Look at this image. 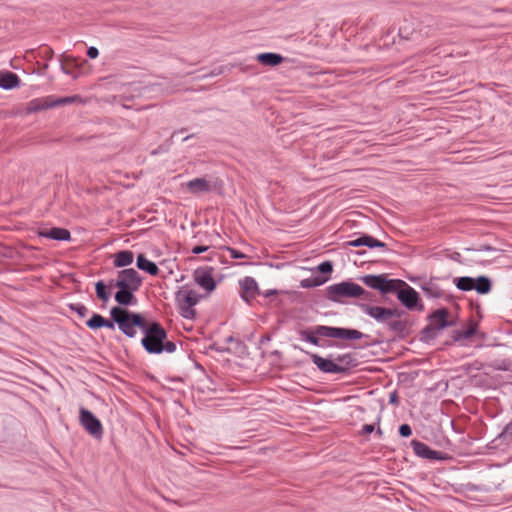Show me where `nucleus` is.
I'll return each mask as SVG.
<instances>
[{"mask_svg":"<svg viewBox=\"0 0 512 512\" xmlns=\"http://www.w3.org/2000/svg\"><path fill=\"white\" fill-rule=\"evenodd\" d=\"M298 335L301 341L308 342L317 347L320 345L321 337L342 340H359L362 338H369V335L356 329L326 325H316L312 329L299 330Z\"/></svg>","mask_w":512,"mask_h":512,"instance_id":"obj_1","label":"nucleus"},{"mask_svg":"<svg viewBox=\"0 0 512 512\" xmlns=\"http://www.w3.org/2000/svg\"><path fill=\"white\" fill-rule=\"evenodd\" d=\"M294 348L308 355L317 369L325 374H347L351 368L356 367L358 364L357 359L352 353L338 355L331 353L327 357H321L318 354L308 352L296 345Z\"/></svg>","mask_w":512,"mask_h":512,"instance_id":"obj_2","label":"nucleus"},{"mask_svg":"<svg viewBox=\"0 0 512 512\" xmlns=\"http://www.w3.org/2000/svg\"><path fill=\"white\" fill-rule=\"evenodd\" d=\"M143 278L134 268H125L117 273L116 288L118 291L115 293V301L120 306L135 305L137 299L134 295L142 286Z\"/></svg>","mask_w":512,"mask_h":512,"instance_id":"obj_3","label":"nucleus"},{"mask_svg":"<svg viewBox=\"0 0 512 512\" xmlns=\"http://www.w3.org/2000/svg\"><path fill=\"white\" fill-rule=\"evenodd\" d=\"M110 318L128 338L136 336V327L142 331L146 324V320L140 313L132 312L121 306H114L110 309Z\"/></svg>","mask_w":512,"mask_h":512,"instance_id":"obj_4","label":"nucleus"},{"mask_svg":"<svg viewBox=\"0 0 512 512\" xmlns=\"http://www.w3.org/2000/svg\"><path fill=\"white\" fill-rule=\"evenodd\" d=\"M144 337L141 345L148 354H161L163 341L167 339V332L157 321L146 322L143 330Z\"/></svg>","mask_w":512,"mask_h":512,"instance_id":"obj_5","label":"nucleus"},{"mask_svg":"<svg viewBox=\"0 0 512 512\" xmlns=\"http://www.w3.org/2000/svg\"><path fill=\"white\" fill-rule=\"evenodd\" d=\"M325 292L326 298L333 302H342L344 298H358L369 294L359 284L351 281H343L327 286Z\"/></svg>","mask_w":512,"mask_h":512,"instance_id":"obj_6","label":"nucleus"},{"mask_svg":"<svg viewBox=\"0 0 512 512\" xmlns=\"http://www.w3.org/2000/svg\"><path fill=\"white\" fill-rule=\"evenodd\" d=\"M201 295L187 286L181 287L175 294V301L180 315L185 319H194L196 311L194 306L198 304Z\"/></svg>","mask_w":512,"mask_h":512,"instance_id":"obj_7","label":"nucleus"},{"mask_svg":"<svg viewBox=\"0 0 512 512\" xmlns=\"http://www.w3.org/2000/svg\"><path fill=\"white\" fill-rule=\"evenodd\" d=\"M453 283L458 290L463 292L475 290L478 294L485 295L492 290V281L485 275L476 278L470 276L456 277L453 279Z\"/></svg>","mask_w":512,"mask_h":512,"instance_id":"obj_8","label":"nucleus"},{"mask_svg":"<svg viewBox=\"0 0 512 512\" xmlns=\"http://www.w3.org/2000/svg\"><path fill=\"white\" fill-rule=\"evenodd\" d=\"M362 282L369 288L380 291L382 294L394 293L401 279H387L385 274L365 275L361 278Z\"/></svg>","mask_w":512,"mask_h":512,"instance_id":"obj_9","label":"nucleus"},{"mask_svg":"<svg viewBox=\"0 0 512 512\" xmlns=\"http://www.w3.org/2000/svg\"><path fill=\"white\" fill-rule=\"evenodd\" d=\"M397 294L398 300L408 309L423 311L424 306L421 302L418 292L409 286L405 281L399 283L397 290L394 291Z\"/></svg>","mask_w":512,"mask_h":512,"instance_id":"obj_10","label":"nucleus"},{"mask_svg":"<svg viewBox=\"0 0 512 512\" xmlns=\"http://www.w3.org/2000/svg\"><path fill=\"white\" fill-rule=\"evenodd\" d=\"M79 422L85 431L96 440L103 438V425L101 421L88 409L81 407L79 410Z\"/></svg>","mask_w":512,"mask_h":512,"instance_id":"obj_11","label":"nucleus"},{"mask_svg":"<svg viewBox=\"0 0 512 512\" xmlns=\"http://www.w3.org/2000/svg\"><path fill=\"white\" fill-rule=\"evenodd\" d=\"M214 268L211 266L199 267L193 272V279L197 285L207 293L215 290L217 283L213 277Z\"/></svg>","mask_w":512,"mask_h":512,"instance_id":"obj_12","label":"nucleus"},{"mask_svg":"<svg viewBox=\"0 0 512 512\" xmlns=\"http://www.w3.org/2000/svg\"><path fill=\"white\" fill-rule=\"evenodd\" d=\"M239 286V296L247 304H251L255 297L261 293L257 281L251 276L240 279Z\"/></svg>","mask_w":512,"mask_h":512,"instance_id":"obj_13","label":"nucleus"},{"mask_svg":"<svg viewBox=\"0 0 512 512\" xmlns=\"http://www.w3.org/2000/svg\"><path fill=\"white\" fill-rule=\"evenodd\" d=\"M414 453L423 459L443 461L448 459L446 453L432 450L426 443L419 440H412L410 443Z\"/></svg>","mask_w":512,"mask_h":512,"instance_id":"obj_14","label":"nucleus"},{"mask_svg":"<svg viewBox=\"0 0 512 512\" xmlns=\"http://www.w3.org/2000/svg\"><path fill=\"white\" fill-rule=\"evenodd\" d=\"M438 278H430L429 281L420 285L425 296L430 299H444L448 302L453 300L451 294L446 293L436 282Z\"/></svg>","mask_w":512,"mask_h":512,"instance_id":"obj_15","label":"nucleus"},{"mask_svg":"<svg viewBox=\"0 0 512 512\" xmlns=\"http://www.w3.org/2000/svg\"><path fill=\"white\" fill-rule=\"evenodd\" d=\"M363 313L375 319L378 323L384 324L390 319L389 308L372 306L362 303L359 305Z\"/></svg>","mask_w":512,"mask_h":512,"instance_id":"obj_16","label":"nucleus"},{"mask_svg":"<svg viewBox=\"0 0 512 512\" xmlns=\"http://www.w3.org/2000/svg\"><path fill=\"white\" fill-rule=\"evenodd\" d=\"M449 312L446 308H440L432 312L427 319L429 324L437 331L443 330L446 327L452 326L454 323L448 320Z\"/></svg>","mask_w":512,"mask_h":512,"instance_id":"obj_17","label":"nucleus"},{"mask_svg":"<svg viewBox=\"0 0 512 512\" xmlns=\"http://www.w3.org/2000/svg\"><path fill=\"white\" fill-rule=\"evenodd\" d=\"M345 247H361L366 246L370 249L373 248H386V244L369 234H361L359 237L353 240L346 241Z\"/></svg>","mask_w":512,"mask_h":512,"instance_id":"obj_18","label":"nucleus"},{"mask_svg":"<svg viewBox=\"0 0 512 512\" xmlns=\"http://www.w3.org/2000/svg\"><path fill=\"white\" fill-rule=\"evenodd\" d=\"M385 325L394 334L405 337L409 334L412 323L408 319L390 318Z\"/></svg>","mask_w":512,"mask_h":512,"instance_id":"obj_19","label":"nucleus"},{"mask_svg":"<svg viewBox=\"0 0 512 512\" xmlns=\"http://www.w3.org/2000/svg\"><path fill=\"white\" fill-rule=\"evenodd\" d=\"M185 185L187 190L195 195L208 193L212 190L209 181H207L205 178L191 179Z\"/></svg>","mask_w":512,"mask_h":512,"instance_id":"obj_20","label":"nucleus"},{"mask_svg":"<svg viewBox=\"0 0 512 512\" xmlns=\"http://www.w3.org/2000/svg\"><path fill=\"white\" fill-rule=\"evenodd\" d=\"M39 235L57 241H69L71 239L70 231L61 227H53L40 231Z\"/></svg>","mask_w":512,"mask_h":512,"instance_id":"obj_21","label":"nucleus"},{"mask_svg":"<svg viewBox=\"0 0 512 512\" xmlns=\"http://www.w3.org/2000/svg\"><path fill=\"white\" fill-rule=\"evenodd\" d=\"M50 108H53L52 96L32 99L28 102L26 109L28 113H37Z\"/></svg>","mask_w":512,"mask_h":512,"instance_id":"obj_22","label":"nucleus"},{"mask_svg":"<svg viewBox=\"0 0 512 512\" xmlns=\"http://www.w3.org/2000/svg\"><path fill=\"white\" fill-rule=\"evenodd\" d=\"M20 78L11 71L0 72V88L4 90H12L20 86Z\"/></svg>","mask_w":512,"mask_h":512,"instance_id":"obj_23","label":"nucleus"},{"mask_svg":"<svg viewBox=\"0 0 512 512\" xmlns=\"http://www.w3.org/2000/svg\"><path fill=\"white\" fill-rule=\"evenodd\" d=\"M136 266L139 270H142L151 276H157L159 273V268L156 263L147 259L144 254H139L137 256Z\"/></svg>","mask_w":512,"mask_h":512,"instance_id":"obj_24","label":"nucleus"},{"mask_svg":"<svg viewBox=\"0 0 512 512\" xmlns=\"http://www.w3.org/2000/svg\"><path fill=\"white\" fill-rule=\"evenodd\" d=\"M256 59L262 65L270 67L277 66L284 61V57L281 54L273 52L260 53L256 56Z\"/></svg>","mask_w":512,"mask_h":512,"instance_id":"obj_25","label":"nucleus"},{"mask_svg":"<svg viewBox=\"0 0 512 512\" xmlns=\"http://www.w3.org/2000/svg\"><path fill=\"white\" fill-rule=\"evenodd\" d=\"M134 260V254L130 250H121L114 254L113 265L117 268H124L131 265Z\"/></svg>","mask_w":512,"mask_h":512,"instance_id":"obj_26","label":"nucleus"},{"mask_svg":"<svg viewBox=\"0 0 512 512\" xmlns=\"http://www.w3.org/2000/svg\"><path fill=\"white\" fill-rule=\"evenodd\" d=\"M328 280L326 276H313L306 279L301 280L300 286L302 288H313L323 285Z\"/></svg>","mask_w":512,"mask_h":512,"instance_id":"obj_27","label":"nucleus"},{"mask_svg":"<svg viewBox=\"0 0 512 512\" xmlns=\"http://www.w3.org/2000/svg\"><path fill=\"white\" fill-rule=\"evenodd\" d=\"M95 293H96V296L103 303H107L110 299V294L107 291V285L102 280H99L95 283Z\"/></svg>","mask_w":512,"mask_h":512,"instance_id":"obj_28","label":"nucleus"},{"mask_svg":"<svg viewBox=\"0 0 512 512\" xmlns=\"http://www.w3.org/2000/svg\"><path fill=\"white\" fill-rule=\"evenodd\" d=\"M104 317L98 313H93L91 318L86 322V326L91 330L102 328Z\"/></svg>","mask_w":512,"mask_h":512,"instance_id":"obj_29","label":"nucleus"},{"mask_svg":"<svg viewBox=\"0 0 512 512\" xmlns=\"http://www.w3.org/2000/svg\"><path fill=\"white\" fill-rule=\"evenodd\" d=\"M78 99H79V96H68V97H62V98H57V99L52 97V104H53V107L64 106V105L72 104L75 101H77Z\"/></svg>","mask_w":512,"mask_h":512,"instance_id":"obj_30","label":"nucleus"},{"mask_svg":"<svg viewBox=\"0 0 512 512\" xmlns=\"http://www.w3.org/2000/svg\"><path fill=\"white\" fill-rule=\"evenodd\" d=\"M71 311L78 314L79 317L84 318L88 314V308L82 303H71L68 305Z\"/></svg>","mask_w":512,"mask_h":512,"instance_id":"obj_31","label":"nucleus"},{"mask_svg":"<svg viewBox=\"0 0 512 512\" xmlns=\"http://www.w3.org/2000/svg\"><path fill=\"white\" fill-rule=\"evenodd\" d=\"M178 133V131H175L173 132V134L171 135V137L166 141V143L160 145L156 150H154L152 152L153 155H157L161 152H168V150L170 149L171 145L173 144V139L174 137L176 136V134Z\"/></svg>","mask_w":512,"mask_h":512,"instance_id":"obj_32","label":"nucleus"},{"mask_svg":"<svg viewBox=\"0 0 512 512\" xmlns=\"http://www.w3.org/2000/svg\"><path fill=\"white\" fill-rule=\"evenodd\" d=\"M475 331H476V328L474 326H470L469 328H467L466 330H463V331L458 330V331H456L457 336H455V340L468 339L474 335Z\"/></svg>","mask_w":512,"mask_h":512,"instance_id":"obj_33","label":"nucleus"},{"mask_svg":"<svg viewBox=\"0 0 512 512\" xmlns=\"http://www.w3.org/2000/svg\"><path fill=\"white\" fill-rule=\"evenodd\" d=\"M316 269L324 275L331 274L333 271V264L331 261H324L320 263Z\"/></svg>","mask_w":512,"mask_h":512,"instance_id":"obj_34","label":"nucleus"},{"mask_svg":"<svg viewBox=\"0 0 512 512\" xmlns=\"http://www.w3.org/2000/svg\"><path fill=\"white\" fill-rule=\"evenodd\" d=\"M414 31H410L409 30V24L407 25H404V26H401L399 28V36L402 38V39H405V40H410V39H414Z\"/></svg>","mask_w":512,"mask_h":512,"instance_id":"obj_35","label":"nucleus"},{"mask_svg":"<svg viewBox=\"0 0 512 512\" xmlns=\"http://www.w3.org/2000/svg\"><path fill=\"white\" fill-rule=\"evenodd\" d=\"M436 331L437 330H435L430 324H428L422 329V338L426 340L434 339L436 337Z\"/></svg>","mask_w":512,"mask_h":512,"instance_id":"obj_36","label":"nucleus"},{"mask_svg":"<svg viewBox=\"0 0 512 512\" xmlns=\"http://www.w3.org/2000/svg\"><path fill=\"white\" fill-rule=\"evenodd\" d=\"M512 367V361L508 359L500 360L496 363L495 369L499 371H510Z\"/></svg>","mask_w":512,"mask_h":512,"instance_id":"obj_37","label":"nucleus"},{"mask_svg":"<svg viewBox=\"0 0 512 512\" xmlns=\"http://www.w3.org/2000/svg\"><path fill=\"white\" fill-rule=\"evenodd\" d=\"M498 438L511 439L512 438V422L506 424L502 432L498 435Z\"/></svg>","mask_w":512,"mask_h":512,"instance_id":"obj_38","label":"nucleus"},{"mask_svg":"<svg viewBox=\"0 0 512 512\" xmlns=\"http://www.w3.org/2000/svg\"><path fill=\"white\" fill-rule=\"evenodd\" d=\"M162 347V352L166 351L167 353H174L177 349L176 343L173 341H163Z\"/></svg>","mask_w":512,"mask_h":512,"instance_id":"obj_39","label":"nucleus"},{"mask_svg":"<svg viewBox=\"0 0 512 512\" xmlns=\"http://www.w3.org/2000/svg\"><path fill=\"white\" fill-rule=\"evenodd\" d=\"M398 431H399L400 436L405 437V438L412 435V428L410 427L409 424L400 425Z\"/></svg>","mask_w":512,"mask_h":512,"instance_id":"obj_40","label":"nucleus"},{"mask_svg":"<svg viewBox=\"0 0 512 512\" xmlns=\"http://www.w3.org/2000/svg\"><path fill=\"white\" fill-rule=\"evenodd\" d=\"M389 312H390V318H394V319H401L402 316H404L406 314V312L402 309H397V308H389Z\"/></svg>","mask_w":512,"mask_h":512,"instance_id":"obj_41","label":"nucleus"},{"mask_svg":"<svg viewBox=\"0 0 512 512\" xmlns=\"http://www.w3.org/2000/svg\"><path fill=\"white\" fill-rule=\"evenodd\" d=\"M53 55H54V51H53V49H52V48H50V47H45V48L41 51V56H42V58L46 59L47 61L52 60Z\"/></svg>","mask_w":512,"mask_h":512,"instance_id":"obj_42","label":"nucleus"},{"mask_svg":"<svg viewBox=\"0 0 512 512\" xmlns=\"http://www.w3.org/2000/svg\"><path fill=\"white\" fill-rule=\"evenodd\" d=\"M209 249V246L208 245H196L192 248L191 252L193 254H201V253H204L206 252L207 250Z\"/></svg>","mask_w":512,"mask_h":512,"instance_id":"obj_43","label":"nucleus"},{"mask_svg":"<svg viewBox=\"0 0 512 512\" xmlns=\"http://www.w3.org/2000/svg\"><path fill=\"white\" fill-rule=\"evenodd\" d=\"M228 250L230 252L231 258H233V259H243V258H245V254H243L239 250H236L234 248H229Z\"/></svg>","mask_w":512,"mask_h":512,"instance_id":"obj_44","label":"nucleus"},{"mask_svg":"<svg viewBox=\"0 0 512 512\" xmlns=\"http://www.w3.org/2000/svg\"><path fill=\"white\" fill-rule=\"evenodd\" d=\"M467 251H470L472 250V248H467L466 249ZM495 249L490 246V245H487V244H482L480 246H478L477 248H473V251H494Z\"/></svg>","mask_w":512,"mask_h":512,"instance_id":"obj_45","label":"nucleus"},{"mask_svg":"<svg viewBox=\"0 0 512 512\" xmlns=\"http://www.w3.org/2000/svg\"><path fill=\"white\" fill-rule=\"evenodd\" d=\"M374 430H375V427L373 424H365V425H363L360 434L361 435L371 434Z\"/></svg>","mask_w":512,"mask_h":512,"instance_id":"obj_46","label":"nucleus"},{"mask_svg":"<svg viewBox=\"0 0 512 512\" xmlns=\"http://www.w3.org/2000/svg\"><path fill=\"white\" fill-rule=\"evenodd\" d=\"M99 55V50L94 47V46H91L87 49V56L91 59H95L97 58Z\"/></svg>","mask_w":512,"mask_h":512,"instance_id":"obj_47","label":"nucleus"},{"mask_svg":"<svg viewBox=\"0 0 512 512\" xmlns=\"http://www.w3.org/2000/svg\"><path fill=\"white\" fill-rule=\"evenodd\" d=\"M279 291L277 289H268L265 291H261L260 295H262L265 298H270L272 296L278 295Z\"/></svg>","mask_w":512,"mask_h":512,"instance_id":"obj_48","label":"nucleus"},{"mask_svg":"<svg viewBox=\"0 0 512 512\" xmlns=\"http://www.w3.org/2000/svg\"><path fill=\"white\" fill-rule=\"evenodd\" d=\"M338 344L336 342H333L331 340H321L320 345L318 347L321 348H331V347H337Z\"/></svg>","mask_w":512,"mask_h":512,"instance_id":"obj_49","label":"nucleus"},{"mask_svg":"<svg viewBox=\"0 0 512 512\" xmlns=\"http://www.w3.org/2000/svg\"><path fill=\"white\" fill-rule=\"evenodd\" d=\"M115 322L110 318V320L104 318L103 320V324H102V328H108L110 330H114L115 329Z\"/></svg>","mask_w":512,"mask_h":512,"instance_id":"obj_50","label":"nucleus"},{"mask_svg":"<svg viewBox=\"0 0 512 512\" xmlns=\"http://www.w3.org/2000/svg\"><path fill=\"white\" fill-rule=\"evenodd\" d=\"M398 402H399V401H398V395H397V393H396V392H392V393H390V395H389V403H390V404H395V405H397V404H398Z\"/></svg>","mask_w":512,"mask_h":512,"instance_id":"obj_51","label":"nucleus"},{"mask_svg":"<svg viewBox=\"0 0 512 512\" xmlns=\"http://www.w3.org/2000/svg\"><path fill=\"white\" fill-rule=\"evenodd\" d=\"M223 73V67H219V68H216L214 69L210 74L209 76H218L220 74Z\"/></svg>","mask_w":512,"mask_h":512,"instance_id":"obj_52","label":"nucleus"},{"mask_svg":"<svg viewBox=\"0 0 512 512\" xmlns=\"http://www.w3.org/2000/svg\"><path fill=\"white\" fill-rule=\"evenodd\" d=\"M116 283H117V278L109 280L108 284H106L107 288L112 289V288L116 287Z\"/></svg>","mask_w":512,"mask_h":512,"instance_id":"obj_53","label":"nucleus"},{"mask_svg":"<svg viewBox=\"0 0 512 512\" xmlns=\"http://www.w3.org/2000/svg\"><path fill=\"white\" fill-rule=\"evenodd\" d=\"M460 258V253L456 252L451 256L452 260L458 261Z\"/></svg>","mask_w":512,"mask_h":512,"instance_id":"obj_54","label":"nucleus"},{"mask_svg":"<svg viewBox=\"0 0 512 512\" xmlns=\"http://www.w3.org/2000/svg\"><path fill=\"white\" fill-rule=\"evenodd\" d=\"M60 67H61V70L63 73L65 74H69V71L65 68V66L63 65V63H60Z\"/></svg>","mask_w":512,"mask_h":512,"instance_id":"obj_55","label":"nucleus"},{"mask_svg":"<svg viewBox=\"0 0 512 512\" xmlns=\"http://www.w3.org/2000/svg\"><path fill=\"white\" fill-rule=\"evenodd\" d=\"M234 341V337L233 336H229L226 338V343H231Z\"/></svg>","mask_w":512,"mask_h":512,"instance_id":"obj_56","label":"nucleus"},{"mask_svg":"<svg viewBox=\"0 0 512 512\" xmlns=\"http://www.w3.org/2000/svg\"><path fill=\"white\" fill-rule=\"evenodd\" d=\"M192 137H193V134L192 135H188V136L184 137L182 141H187L188 139H190Z\"/></svg>","mask_w":512,"mask_h":512,"instance_id":"obj_57","label":"nucleus"},{"mask_svg":"<svg viewBox=\"0 0 512 512\" xmlns=\"http://www.w3.org/2000/svg\"><path fill=\"white\" fill-rule=\"evenodd\" d=\"M365 253H366V251H358V252H356V254H358V255H364Z\"/></svg>","mask_w":512,"mask_h":512,"instance_id":"obj_58","label":"nucleus"},{"mask_svg":"<svg viewBox=\"0 0 512 512\" xmlns=\"http://www.w3.org/2000/svg\"><path fill=\"white\" fill-rule=\"evenodd\" d=\"M269 340H270V338H269V337H265V338H262V340H261V341L263 342V341H269Z\"/></svg>","mask_w":512,"mask_h":512,"instance_id":"obj_59","label":"nucleus"},{"mask_svg":"<svg viewBox=\"0 0 512 512\" xmlns=\"http://www.w3.org/2000/svg\"><path fill=\"white\" fill-rule=\"evenodd\" d=\"M377 433H378L379 435H382V431H381V429H380V428H378Z\"/></svg>","mask_w":512,"mask_h":512,"instance_id":"obj_60","label":"nucleus"},{"mask_svg":"<svg viewBox=\"0 0 512 512\" xmlns=\"http://www.w3.org/2000/svg\"><path fill=\"white\" fill-rule=\"evenodd\" d=\"M4 322V319L3 317L0 315V323H3Z\"/></svg>","mask_w":512,"mask_h":512,"instance_id":"obj_61","label":"nucleus"}]
</instances>
